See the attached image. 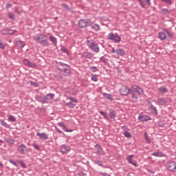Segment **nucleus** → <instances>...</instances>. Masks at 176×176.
<instances>
[{
	"label": "nucleus",
	"instance_id": "37",
	"mask_svg": "<svg viewBox=\"0 0 176 176\" xmlns=\"http://www.w3.org/2000/svg\"><path fill=\"white\" fill-rule=\"evenodd\" d=\"M89 69L91 72H97V71H98V69L96 66L90 67Z\"/></svg>",
	"mask_w": 176,
	"mask_h": 176
},
{
	"label": "nucleus",
	"instance_id": "52",
	"mask_svg": "<svg viewBox=\"0 0 176 176\" xmlns=\"http://www.w3.org/2000/svg\"><path fill=\"white\" fill-rule=\"evenodd\" d=\"M140 5L142 6V8H145V3L142 1V0H138Z\"/></svg>",
	"mask_w": 176,
	"mask_h": 176
},
{
	"label": "nucleus",
	"instance_id": "55",
	"mask_svg": "<svg viewBox=\"0 0 176 176\" xmlns=\"http://www.w3.org/2000/svg\"><path fill=\"white\" fill-rule=\"evenodd\" d=\"M32 146H34V148H35V149H36L37 151H39L41 149L39 148V146H38V144H33Z\"/></svg>",
	"mask_w": 176,
	"mask_h": 176
},
{
	"label": "nucleus",
	"instance_id": "34",
	"mask_svg": "<svg viewBox=\"0 0 176 176\" xmlns=\"http://www.w3.org/2000/svg\"><path fill=\"white\" fill-rule=\"evenodd\" d=\"M91 80L94 82H98V77L97 74H91Z\"/></svg>",
	"mask_w": 176,
	"mask_h": 176
},
{
	"label": "nucleus",
	"instance_id": "7",
	"mask_svg": "<svg viewBox=\"0 0 176 176\" xmlns=\"http://www.w3.org/2000/svg\"><path fill=\"white\" fill-rule=\"evenodd\" d=\"M60 74L65 76H69L71 75V67L69 65H66V67L60 72Z\"/></svg>",
	"mask_w": 176,
	"mask_h": 176
},
{
	"label": "nucleus",
	"instance_id": "43",
	"mask_svg": "<svg viewBox=\"0 0 176 176\" xmlns=\"http://www.w3.org/2000/svg\"><path fill=\"white\" fill-rule=\"evenodd\" d=\"M69 100H70L72 102H75L76 104L78 103V100L73 98V97H69Z\"/></svg>",
	"mask_w": 176,
	"mask_h": 176
},
{
	"label": "nucleus",
	"instance_id": "33",
	"mask_svg": "<svg viewBox=\"0 0 176 176\" xmlns=\"http://www.w3.org/2000/svg\"><path fill=\"white\" fill-rule=\"evenodd\" d=\"M8 120L9 122H16V118H14V116L12 115H8Z\"/></svg>",
	"mask_w": 176,
	"mask_h": 176
},
{
	"label": "nucleus",
	"instance_id": "17",
	"mask_svg": "<svg viewBox=\"0 0 176 176\" xmlns=\"http://www.w3.org/2000/svg\"><path fill=\"white\" fill-rule=\"evenodd\" d=\"M25 45V43L21 40H17L16 41V47H19V49H23Z\"/></svg>",
	"mask_w": 176,
	"mask_h": 176
},
{
	"label": "nucleus",
	"instance_id": "28",
	"mask_svg": "<svg viewBox=\"0 0 176 176\" xmlns=\"http://www.w3.org/2000/svg\"><path fill=\"white\" fill-rule=\"evenodd\" d=\"M158 91H160V93H162V94L167 93L168 91V90H167V88H166V87H160L158 89Z\"/></svg>",
	"mask_w": 176,
	"mask_h": 176
},
{
	"label": "nucleus",
	"instance_id": "53",
	"mask_svg": "<svg viewBox=\"0 0 176 176\" xmlns=\"http://www.w3.org/2000/svg\"><path fill=\"white\" fill-rule=\"evenodd\" d=\"M20 166H21V167H23V168H26L27 165H25V163H24V162H21L19 163Z\"/></svg>",
	"mask_w": 176,
	"mask_h": 176
},
{
	"label": "nucleus",
	"instance_id": "13",
	"mask_svg": "<svg viewBox=\"0 0 176 176\" xmlns=\"http://www.w3.org/2000/svg\"><path fill=\"white\" fill-rule=\"evenodd\" d=\"M58 126H59V127H61L63 130H64V131H66L67 133H72V131H74V130L72 129H67V126H65V124H64V122L58 123Z\"/></svg>",
	"mask_w": 176,
	"mask_h": 176
},
{
	"label": "nucleus",
	"instance_id": "11",
	"mask_svg": "<svg viewBox=\"0 0 176 176\" xmlns=\"http://www.w3.org/2000/svg\"><path fill=\"white\" fill-rule=\"evenodd\" d=\"M35 98L36 101H38V102H41V104H48L49 102V101L45 100V97L39 95H36Z\"/></svg>",
	"mask_w": 176,
	"mask_h": 176
},
{
	"label": "nucleus",
	"instance_id": "9",
	"mask_svg": "<svg viewBox=\"0 0 176 176\" xmlns=\"http://www.w3.org/2000/svg\"><path fill=\"white\" fill-rule=\"evenodd\" d=\"M24 65H27L30 68H35L36 67V63H34L31 61H30L28 59H25L23 60Z\"/></svg>",
	"mask_w": 176,
	"mask_h": 176
},
{
	"label": "nucleus",
	"instance_id": "8",
	"mask_svg": "<svg viewBox=\"0 0 176 176\" xmlns=\"http://www.w3.org/2000/svg\"><path fill=\"white\" fill-rule=\"evenodd\" d=\"M60 152L63 153V155H67L69 151H71V147L69 146H67L65 144H63L60 146Z\"/></svg>",
	"mask_w": 176,
	"mask_h": 176
},
{
	"label": "nucleus",
	"instance_id": "21",
	"mask_svg": "<svg viewBox=\"0 0 176 176\" xmlns=\"http://www.w3.org/2000/svg\"><path fill=\"white\" fill-rule=\"evenodd\" d=\"M54 98V94H47L44 97L45 101H49V100H53Z\"/></svg>",
	"mask_w": 176,
	"mask_h": 176
},
{
	"label": "nucleus",
	"instance_id": "18",
	"mask_svg": "<svg viewBox=\"0 0 176 176\" xmlns=\"http://www.w3.org/2000/svg\"><path fill=\"white\" fill-rule=\"evenodd\" d=\"M36 136L40 137V138L41 140H49V136L47 135V134L46 133H41L38 132L36 133Z\"/></svg>",
	"mask_w": 176,
	"mask_h": 176
},
{
	"label": "nucleus",
	"instance_id": "14",
	"mask_svg": "<svg viewBox=\"0 0 176 176\" xmlns=\"http://www.w3.org/2000/svg\"><path fill=\"white\" fill-rule=\"evenodd\" d=\"M133 157H134V155H129L126 157V160L128 162V163H130V164H133V166H134L135 167H138V164L133 162Z\"/></svg>",
	"mask_w": 176,
	"mask_h": 176
},
{
	"label": "nucleus",
	"instance_id": "64",
	"mask_svg": "<svg viewBox=\"0 0 176 176\" xmlns=\"http://www.w3.org/2000/svg\"><path fill=\"white\" fill-rule=\"evenodd\" d=\"M151 109H153V111H155V106L151 105Z\"/></svg>",
	"mask_w": 176,
	"mask_h": 176
},
{
	"label": "nucleus",
	"instance_id": "62",
	"mask_svg": "<svg viewBox=\"0 0 176 176\" xmlns=\"http://www.w3.org/2000/svg\"><path fill=\"white\" fill-rule=\"evenodd\" d=\"M111 53H116V50H115V48H112Z\"/></svg>",
	"mask_w": 176,
	"mask_h": 176
},
{
	"label": "nucleus",
	"instance_id": "41",
	"mask_svg": "<svg viewBox=\"0 0 176 176\" xmlns=\"http://www.w3.org/2000/svg\"><path fill=\"white\" fill-rule=\"evenodd\" d=\"M124 137H126V138H131V133H130V132H129V131L124 132Z\"/></svg>",
	"mask_w": 176,
	"mask_h": 176
},
{
	"label": "nucleus",
	"instance_id": "50",
	"mask_svg": "<svg viewBox=\"0 0 176 176\" xmlns=\"http://www.w3.org/2000/svg\"><path fill=\"white\" fill-rule=\"evenodd\" d=\"M56 79L57 80H58L59 82H61V80H63V77L60 75H58V76H56Z\"/></svg>",
	"mask_w": 176,
	"mask_h": 176
},
{
	"label": "nucleus",
	"instance_id": "6",
	"mask_svg": "<svg viewBox=\"0 0 176 176\" xmlns=\"http://www.w3.org/2000/svg\"><path fill=\"white\" fill-rule=\"evenodd\" d=\"M133 89H130L127 86H122L120 89V94L121 96H129Z\"/></svg>",
	"mask_w": 176,
	"mask_h": 176
},
{
	"label": "nucleus",
	"instance_id": "42",
	"mask_svg": "<svg viewBox=\"0 0 176 176\" xmlns=\"http://www.w3.org/2000/svg\"><path fill=\"white\" fill-rule=\"evenodd\" d=\"M29 83H30L32 86H34V87H39V84L37 82L30 81Z\"/></svg>",
	"mask_w": 176,
	"mask_h": 176
},
{
	"label": "nucleus",
	"instance_id": "45",
	"mask_svg": "<svg viewBox=\"0 0 176 176\" xmlns=\"http://www.w3.org/2000/svg\"><path fill=\"white\" fill-rule=\"evenodd\" d=\"M162 2H165V3H168V5H173V0H162Z\"/></svg>",
	"mask_w": 176,
	"mask_h": 176
},
{
	"label": "nucleus",
	"instance_id": "10",
	"mask_svg": "<svg viewBox=\"0 0 176 176\" xmlns=\"http://www.w3.org/2000/svg\"><path fill=\"white\" fill-rule=\"evenodd\" d=\"M168 170L169 171H176V164L174 162H169L168 163Z\"/></svg>",
	"mask_w": 176,
	"mask_h": 176
},
{
	"label": "nucleus",
	"instance_id": "30",
	"mask_svg": "<svg viewBox=\"0 0 176 176\" xmlns=\"http://www.w3.org/2000/svg\"><path fill=\"white\" fill-rule=\"evenodd\" d=\"M165 34L166 36H168V38H173L174 35L173 34V33L170 32V31H168V30H164Z\"/></svg>",
	"mask_w": 176,
	"mask_h": 176
},
{
	"label": "nucleus",
	"instance_id": "39",
	"mask_svg": "<svg viewBox=\"0 0 176 176\" xmlns=\"http://www.w3.org/2000/svg\"><path fill=\"white\" fill-rule=\"evenodd\" d=\"M155 156L162 157L163 156V153L160 151H157L155 153Z\"/></svg>",
	"mask_w": 176,
	"mask_h": 176
},
{
	"label": "nucleus",
	"instance_id": "38",
	"mask_svg": "<svg viewBox=\"0 0 176 176\" xmlns=\"http://www.w3.org/2000/svg\"><path fill=\"white\" fill-rule=\"evenodd\" d=\"M61 6H63L64 9H66V10H71V8H69V6L64 3H61Z\"/></svg>",
	"mask_w": 176,
	"mask_h": 176
},
{
	"label": "nucleus",
	"instance_id": "1",
	"mask_svg": "<svg viewBox=\"0 0 176 176\" xmlns=\"http://www.w3.org/2000/svg\"><path fill=\"white\" fill-rule=\"evenodd\" d=\"M34 39L42 46H49V41H47V36L42 34H36L34 36Z\"/></svg>",
	"mask_w": 176,
	"mask_h": 176
},
{
	"label": "nucleus",
	"instance_id": "46",
	"mask_svg": "<svg viewBox=\"0 0 176 176\" xmlns=\"http://www.w3.org/2000/svg\"><path fill=\"white\" fill-rule=\"evenodd\" d=\"M14 32H16V30H12V33H9V32H3L1 33L2 35H13V34H14Z\"/></svg>",
	"mask_w": 176,
	"mask_h": 176
},
{
	"label": "nucleus",
	"instance_id": "44",
	"mask_svg": "<svg viewBox=\"0 0 176 176\" xmlns=\"http://www.w3.org/2000/svg\"><path fill=\"white\" fill-rule=\"evenodd\" d=\"M100 113L103 116L104 119L108 120V116L107 115V113H105L104 111H100Z\"/></svg>",
	"mask_w": 176,
	"mask_h": 176
},
{
	"label": "nucleus",
	"instance_id": "32",
	"mask_svg": "<svg viewBox=\"0 0 176 176\" xmlns=\"http://www.w3.org/2000/svg\"><path fill=\"white\" fill-rule=\"evenodd\" d=\"M76 104H74L73 102H69L67 103H66V107H68V108H75V106Z\"/></svg>",
	"mask_w": 176,
	"mask_h": 176
},
{
	"label": "nucleus",
	"instance_id": "22",
	"mask_svg": "<svg viewBox=\"0 0 176 176\" xmlns=\"http://www.w3.org/2000/svg\"><path fill=\"white\" fill-rule=\"evenodd\" d=\"M158 38L161 39V41H164L167 38V36L166 35V32H160L158 35Z\"/></svg>",
	"mask_w": 176,
	"mask_h": 176
},
{
	"label": "nucleus",
	"instance_id": "26",
	"mask_svg": "<svg viewBox=\"0 0 176 176\" xmlns=\"http://www.w3.org/2000/svg\"><path fill=\"white\" fill-rule=\"evenodd\" d=\"M103 96L104 97V98H107V100H109L110 101H113V98L109 94L104 93Z\"/></svg>",
	"mask_w": 176,
	"mask_h": 176
},
{
	"label": "nucleus",
	"instance_id": "36",
	"mask_svg": "<svg viewBox=\"0 0 176 176\" xmlns=\"http://www.w3.org/2000/svg\"><path fill=\"white\" fill-rule=\"evenodd\" d=\"M8 162H10V163H11L12 164H13L14 166H15V167H19V164H17V162H14V160H8Z\"/></svg>",
	"mask_w": 176,
	"mask_h": 176
},
{
	"label": "nucleus",
	"instance_id": "5",
	"mask_svg": "<svg viewBox=\"0 0 176 176\" xmlns=\"http://www.w3.org/2000/svg\"><path fill=\"white\" fill-rule=\"evenodd\" d=\"M87 43L89 49H91V50H94L95 53H98V52H100V47H98V43H96L94 41H88Z\"/></svg>",
	"mask_w": 176,
	"mask_h": 176
},
{
	"label": "nucleus",
	"instance_id": "63",
	"mask_svg": "<svg viewBox=\"0 0 176 176\" xmlns=\"http://www.w3.org/2000/svg\"><path fill=\"white\" fill-rule=\"evenodd\" d=\"M7 8H12V4L10 3L7 4Z\"/></svg>",
	"mask_w": 176,
	"mask_h": 176
},
{
	"label": "nucleus",
	"instance_id": "47",
	"mask_svg": "<svg viewBox=\"0 0 176 176\" xmlns=\"http://www.w3.org/2000/svg\"><path fill=\"white\" fill-rule=\"evenodd\" d=\"M6 47L5 44H3L2 42L0 41V49H1V50H5Z\"/></svg>",
	"mask_w": 176,
	"mask_h": 176
},
{
	"label": "nucleus",
	"instance_id": "27",
	"mask_svg": "<svg viewBox=\"0 0 176 176\" xmlns=\"http://www.w3.org/2000/svg\"><path fill=\"white\" fill-rule=\"evenodd\" d=\"M166 102H167V101L163 98L158 99L159 105H166Z\"/></svg>",
	"mask_w": 176,
	"mask_h": 176
},
{
	"label": "nucleus",
	"instance_id": "29",
	"mask_svg": "<svg viewBox=\"0 0 176 176\" xmlns=\"http://www.w3.org/2000/svg\"><path fill=\"white\" fill-rule=\"evenodd\" d=\"M50 40L51 41V42H53L54 46H57V38H56V37L50 36Z\"/></svg>",
	"mask_w": 176,
	"mask_h": 176
},
{
	"label": "nucleus",
	"instance_id": "51",
	"mask_svg": "<svg viewBox=\"0 0 176 176\" xmlns=\"http://www.w3.org/2000/svg\"><path fill=\"white\" fill-rule=\"evenodd\" d=\"M8 144H11V145H13V144H14V140L13 139H9L7 140Z\"/></svg>",
	"mask_w": 176,
	"mask_h": 176
},
{
	"label": "nucleus",
	"instance_id": "40",
	"mask_svg": "<svg viewBox=\"0 0 176 176\" xmlns=\"http://www.w3.org/2000/svg\"><path fill=\"white\" fill-rule=\"evenodd\" d=\"M95 164H98V166H100V167H104V164H102V161L101 160L95 162Z\"/></svg>",
	"mask_w": 176,
	"mask_h": 176
},
{
	"label": "nucleus",
	"instance_id": "4",
	"mask_svg": "<svg viewBox=\"0 0 176 176\" xmlns=\"http://www.w3.org/2000/svg\"><path fill=\"white\" fill-rule=\"evenodd\" d=\"M91 25V21L89 19H80L78 21V27L80 28H86V27H89Z\"/></svg>",
	"mask_w": 176,
	"mask_h": 176
},
{
	"label": "nucleus",
	"instance_id": "23",
	"mask_svg": "<svg viewBox=\"0 0 176 176\" xmlns=\"http://www.w3.org/2000/svg\"><path fill=\"white\" fill-rule=\"evenodd\" d=\"M161 12L162 13V14L168 16V14H170V13H171V10H168L167 8H162L161 10Z\"/></svg>",
	"mask_w": 176,
	"mask_h": 176
},
{
	"label": "nucleus",
	"instance_id": "35",
	"mask_svg": "<svg viewBox=\"0 0 176 176\" xmlns=\"http://www.w3.org/2000/svg\"><path fill=\"white\" fill-rule=\"evenodd\" d=\"M100 61H102V63H104V64H107L108 63V58H107V57L105 56H102L100 58Z\"/></svg>",
	"mask_w": 176,
	"mask_h": 176
},
{
	"label": "nucleus",
	"instance_id": "48",
	"mask_svg": "<svg viewBox=\"0 0 176 176\" xmlns=\"http://www.w3.org/2000/svg\"><path fill=\"white\" fill-rule=\"evenodd\" d=\"M8 17L11 20H14V14H13V13L8 14Z\"/></svg>",
	"mask_w": 176,
	"mask_h": 176
},
{
	"label": "nucleus",
	"instance_id": "12",
	"mask_svg": "<svg viewBox=\"0 0 176 176\" xmlns=\"http://www.w3.org/2000/svg\"><path fill=\"white\" fill-rule=\"evenodd\" d=\"M25 151H27V146L24 145V144L18 146V152H19L21 155H24V153H25Z\"/></svg>",
	"mask_w": 176,
	"mask_h": 176
},
{
	"label": "nucleus",
	"instance_id": "61",
	"mask_svg": "<svg viewBox=\"0 0 176 176\" xmlns=\"http://www.w3.org/2000/svg\"><path fill=\"white\" fill-rule=\"evenodd\" d=\"M148 5H151V0H145Z\"/></svg>",
	"mask_w": 176,
	"mask_h": 176
},
{
	"label": "nucleus",
	"instance_id": "24",
	"mask_svg": "<svg viewBox=\"0 0 176 176\" xmlns=\"http://www.w3.org/2000/svg\"><path fill=\"white\" fill-rule=\"evenodd\" d=\"M90 25H91V29L94 30V31H100V25H98V24L96 23Z\"/></svg>",
	"mask_w": 176,
	"mask_h": 176
},
{
	"label": "nucleus",
	"instance_id": "49",
	"mask_svg": "<svg viewBox=\"0 0 176 176\" xmlns=\"http://www.w3.org/2000/svg\"><path fill=\"white\" fill-rule=\"evenodd\" d=\"M61 52H63V53H68V50L65 48V47H62L60 49Z\"/></svg>",
	"mask_w": 176,
	"mask_h": 176
},
{
	"label": "nucleus",
	"instance_id": "58",
	"mask_svg": "<svg viewBox=\"0 0 176 176\" xmlns=\"http://www.w3.org/2000/svg\"><path fill=\"white\" fill-rule=\"evenodd\" d=\"M78 175L79 176H85L86 175V173H83V172H80L78 173Z\"/></svg>",
	"mask_w": 176,
	"mask_h": 176
},
{
	"label": "nucleus",
	"instance_id": "25",
	"mask_svg": "<svg viewBox=\"0 0 176 176\" xmlns=\"http://www.w3.org/2000/svg\"><path fill=\"white\" fill-rule=\"evenodd\" d=\"M110 119H115L116 118V112L115 110H111L109 111Z\"/></svg>",
	"mask_w": 176,
	"mask_h": 176
},
{
	"label": "nucleus",
	"instance_id": "54",
	"mask_svg": "<svg viewBox=\"0 0 176 176\" xmlns=\"http://www.w3.org/2000/svg\"><path fill=\"white\" fill-rule=\"evenodd\" d=\"M95 148L98 150H102V147H101V145L100 144H96Z\"/></svg>",
	"mask_w": 176,
	"mask_h": 176
},
{
	"label": "nucleus",
	"instance_id": "31",
	"mask_svg": "<svg viewBox=\"0 0 176 176\" xmlns=\"http://www.w3.org/2000/svg\"><path fill=\"white\" fill-rule=\"evenodd\" d=\"M0 123L1 126L6 127V129H8L9 127V124H8V123H6V122H5V120H0Z\"/></svg>",
	"mask_w": 176,
	"mask_h": 176
},
{
	"label": "nucleus",
	"instance_id": "56",
	"mask_svg": "<svg viewBox=\"0 0 176 176\" xmlns=\"http://www.w3.org/2000/svg\"><path fill=\"white\" fill-rule=\"evenodd\" d=\"M3 31L6 32V31H10L11 32H13V31H16V30H11L10 28H6L3 30Z\"/></svg>",
	"mask_w": 176,
	"mask_h": 176
},
{
	"label": "nucleus",
	"instance_id": "15",
	"mask_svg": "<svg viewBox=\"0 0 176 176\" xmlns=\"http://www.w3.org/2000/svg\"><path fill=\"white\" fill-rule=\"evenodd\" d=\"M81 57L82 58H93V54L89 52H84L82 54H81Z\"/></svg>",
	"mask_w": 176,
	"mask_h": 176
},
{
	"label": "nucleus",
	"instance_id": "16",
	"mask_svg": "<svg viewBox=\"0 0 176 176\" xmlns=\"http://www.w3.org/2000/svg\"><path fill=\"white\" fill-rule=\"evenodd\" d=\"M66 66L67 64L63 63L61 62H56V68L60 71V72H61L64 67Z\"/></svg>",
	"mask_w": 176,
	"mask_h": 176
},
{
	"label": "nucleus",
	"instance_id": "57",
	"mask_svg": "<svg viewBox=\"0 0 176 176\" xmlns=\"http://www.w3.org/2000/svg\"><path fill=\"white\" fill-rule=\"evenodd\" d=\"M56 130L57 133H58V134H63V131H61V130H59L58 128H56Z\"/></svg>",
	"mask_w": 176,
	"mask_h": 176
},
{
	"label": "nucleus",
	"instance_id": "2",
	"mask_svg": "<svg viewBox=\"0 0 176 176\" xmlns=\"http://www.w3.org/2000/svg\"><path fill=\"white\" fill-rule=\"evenodd\" d=\"M132 88L133 89L132 91H131L130 94L132 95V98H135V100L138 98V96L135 93H138V94H140V96H142V94H144V89H142V88H140L138 85H133Z\"/></svg>",
	"mask_w": 176,
	"mask_h": 176
},
{
	"label": "nucleus",
	"instance_id": "59",
	"mask_svg": "<svg viewBox=\"0 0 176 176\" xmlns=\"http://www.w3.org/2000/svg\"><path fill=\"white\" fill-rule=\"evenodd\" d=\"M101 151H102V150H96L95 153H96V155H100V153H101Z\"/></svg>",
	"mask_w": 176,
	"mask_h": 176
},
{
	"label": "nucleus",
	"instance_id": "19",
	"mask_svg": "<svg viewBox=\"0 0 176 176\" xmlns=\"http://www.w3.org/2000/svg\"><path fill=\"white\" fill-rule=\"evenodd\" d=\"M138 120L140 122H148V120H151V118L146 115L145 116H140L138 117Z\"/></svg>",
	"mask_w": 176,
	"mask_h": 176
},
{
	"label": "nucleus",
	"instance_id": "3",
	"mask_svg": "<svg viewBox=\"0 0 176 176\" xmlns=\"http://www.w3.org/2000/svg\"><path fill=\"white\" fill-rule=\"evenodd\" d=\"M107 38L109 39L110 41H113L115 43H119L120 41H122V38L120 36L118 35V33L113 34V33H110L107 36Z\"/></svg>",
	"mask_w": 176,
	"mask_h": 176
},
{
	"label": "nucleus",
	"instance_id": "20",
	"mask_svg": "<svg viewBox=\"0 0 176 176\" xmlns=\"http://www.w3.org/2000/svg\"><path fill=\"white\" fill-rule=\"evenodd\" d=\"M116 53H117L118 56H121L122 57H123V56H124L126 54V52L124 51V50H123L122 48L117 49Z\"/></svg>",
	"mask_w": 176,
	"mask_h": 176
},
{
	"label": "nucleus",
	"instance_id": "60",
	"mask_svg": "<svg viewBox=\"0 0 176 176\" xmlns=\"http://www.w3.org/2000/svg\"><path fill=\"white\" fill-rule=\"evenodd\" d=\"M145 137H146V140L147 141V142H151V140H149V139L148 138L146 133H145Z\"/></svg>",
	"mask_w": 176,
	"mask_h": 176
}]
</instances>
